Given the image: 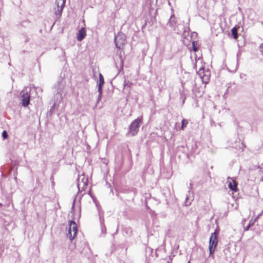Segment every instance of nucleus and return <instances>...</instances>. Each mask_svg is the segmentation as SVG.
<instances>
[{
    "label": "nucleus",
    "instance_id": "f257e3e1",
    "mask_svg": "<svg viewBox=\"0 0 263 263\" xmlns=\"http://www.w3.org/2000/svg\"><path fill=\"white\" fill-rule=\"evenodd\" d=\"M218 230H215V232L212 233L211 235L209 246L210 255L212 254L214 252L218 245Z\"/></svg>",
    "mask_w": 263,
    "mask_h": 263
},
{
    "label": "nucleus",
    "instance_id": "f03ea898",
    "mask_svg": "<svg viewBox=\"0 0 263 263\" xmlns=\"http://www.w3.org/2000/svg\"><path fill=\"white\" fill-rule=\"evenodd\" d=\"M77 181V187L79 192L85 191L88 187V178L85 177L84 174H79Z\"/></svg>",
    "mask_w": 263,
    "mask_h": 263
},
{
    "label": "nucleus",
    "instance_id": "7ed1b4c3",
    "mask_svg": "<svg viewBox=\"0 0 263 263\" xmlns=\"http://www.w3.org/2000/svg\"><path fill=\"white\" fill-rule=\"evenodd\" d=\"M30 91V88L26 87L21 92L22 104L24 107H27L29 104L30 99L29 92Z\"/></svg>",
    "mask_w": 263,
    "mask_h": 263
},
{
    "label": "nucleus",
    "instance_id": "20e7f679",
    "mask_svg": "<svg viewBox=\"0 0 263 263\" xmlns=\"http://www.w3.org/2000/svg\"><path fill=\"white\" fill-rule=\"evenodd\" d=\"M77 232L78 228L76 223L73 220L69 221L68 232L67 235L70 240H73L75 238Z\"/></svg>",
    "mask_w": 263,
    "mask_h": 263
},
{
    "label": "nucleus",
    "instance_id": "39448f33",
    "mask_svg": "<svg viewBox=\"0 0 263 263\" xmlns=\"http://www.w3.org/2000/svg\"><path fill=\"white\" fill-rule=\"evenodd\" d=\"M141 121V118H137L131 123L129 129V133L131 135L135 136L138 133Z\"/></svg>",
    "mask_w": 263,
    "mask_h": 263
},
{
    "label": "nucleus",
    "instance_id": "423d86ee",
    "mask_svg": "<svg viewBox=\"0 0 263 263\" xmlns=\"http://www.w3.org/2000/svg\"><path fill=\"white\" fill-rule=\"evenodd\" d=\"M116 46L118 49H122L126 43V36L123 33H119L115 37Z\"/></svg>",
    "mask_w": 263,
    "mask_h": 263
},
{
    "label": "nucleus",
    "instance_id": "0eeeda50",
    "mask_svg": "<svg viewBox=\"0 0 263 263\" xmlns=\"http://www.w3.org/2000/svg\"><path fill=\"white\" fill-rule=\"evenodd\" d=\"M66 0H56L55 5L56 8H54L55 15L59 17L61 15L63 12V9L65 5Z\"/></svg>",
    "mask_w": 263,
    "mask_h": 263
},
{
    "label": "nucleus",
    "instance_id": "6e6552de",
    "mask_svg": "<svg viewBox=\"0 0 263 263\" xmlns=\"http://www.w3.org/2000/svg\"><path fill=\"white\" fill-rule=\"evenodd\" d=\"M197 73L200 77L203 83L205 84L209 83L211 74L210 71L208 69L205 70V69H204L203 70H198Z\"/></svg>",
    "mask_w": 263,
    "mask_h": 263
},
{
    "label": "nucleus",
    "instance_id": "1a4fd4ad",
    "mask_svg": "<svg viewBox=\"0 0 263 263\" xmlns=\"http://www.w3.org/2000/svg\"><path fill=\"white\" fill-rule=\"evenodd\" d=\"M227 182L228 183L229 187L233 191L237 192V184L235 180L232 178H228Z\"/></svg>",
    "mask_w": 263,
    "mask_h": 263
},
{
    "label": "nucleus",
    "instance_id": "9d476101",
    "mask_svg": "<svg viewBox=\"0 0 263 263\" xmlns=\"http://www.w3.org/2000/svg\"><path fill=\"white\" fill-rule=\"evenodd\" d=\"M195 66L197 71L198 70H203L204 69L202 59L199 58L196 59Z\"/></svg>",
    "mask_w": 263,
    "mask_h": 263
},
{
    "label": "nucleus",
    "instance_id": "9b49d317",
    "mask_svg": "<svg viewBox=\"0 0 263 263\" xmlns=\"http://www.w3.org/2000/svg\"><path fill=\"white\" fill-rule=\"evenodd\" d=\"M86 35V31L85 28H82L77 34V39L78 41H81Z\"/></svg>",
    "mask_w": 263,
    "mask_h": 263
},
{
    "label": "nucleus",
    "instance_id": "f8f14e48",
    "mask_svg": "<svg viewBox=\"0 0 263 263\" xmlns=\"http://www.w3.org/2000/svg\"><path fill=\"white\" fill-rule=\"evenodd\" d=\"M232 34L233 36V37L235 39H237L238 38V35H237V29L236 27H234L231 30Z\"/></svg>",
    "mask_w": 263,
    "mask_h": 263
},
{
    "label": "nucleus",
    "instance_id": "ddd939ff",
    "mask_svg": "<svg viewBox=\"0 0 263 263\" xmlns=\"http://www.w3.org/2000/svg\"><path fill=\"white\" fill-rule=\"evenodd\" d=\"M104 83V80L101 73L99 74V85H103Z\"/></svg>",
    "mask_w": 263,
    "mask_h": 263
},
{
    "label": "nucleus",
    "instance_id": "4468645a",
    "mask_svg": "<svg viewBox=\"0 0 263 263\" xmlns=\"http://www.w3.org/2000/svg\"><path fill=\"white\" fill-rule=\"evenodd\" d=\"M188 124V121L186 119H184L182 121L181 129L183 130Z\"/></svg>",
    "mask_w": 263,
    "mask_h": 263
},
{
    "label": "nucleus",
    "instance_id": "2eb2a0df",
    "mask_svg": "<svg viewBox=\"0 0 263 263\" xmlns=\"http://www.w3.org/2000/svg\"><path fill=\"white\" fill-rule=\"evenodd\" d=\"M175 18L174 15H172L170 18V22H169V24H170V26H173L174 25V24L175 23Z\"/></svg>",
    "mask_w": 263,
    "mask_h": 263
},
{
    "label": "nucleus",
    "instance_id": "dca6fc26",
    "mask_svg": "<svg viewBox=\"0 0 263 263\" xmlns=\"http://www.w3.org/2000/svg\"><path fill=\"white\" fill-rule=\"evenodd\" d=\"M2 136L4 138V139H6L8 137V135H7V133L6 131L4 130L3 132V133H2Z\"/></svg>",
    "mask_w": 263,
    "mask_h": 263
},
{
    "label": "nucleus",
    "instance_id": "f3484780",
    "mask_svg": "<svg viewBox=\"0 0 263 263\" xmlns=\"http://www.w3.org/2000/svg\"><path fill=\"white\" fill-rule=\"evenodd\" d=\"M102 85H98V92H99V93H100V94H102Z\"/></svg>",
    "mask_w": 263,
    "mask_h": 263
},
{
    "label": "nucleus",
    "instance_id": "a211bd4d",
    "mask_svg": "<svg viewBox=\"0 0 263 263\" xmlns=\"http://www.w3.org/2000/svg\"><path fill=\"white\" fill-rule=\"evenodd\" d=\"M101 98H102V94L99 93L98 99H97V103H99L100 101V100H101Z\"/></svg>",
    "mask_w": 263,
    "mask_h": 263
},
{
    "label": "nucleus",
    "instance_id": "6ab92c4d",
    "mask_svg": "<svg viewBox=\"0 0 263 263\" xmlns=\"http://www.w3.org/2000/svg\"><path fill=\"white\" fill-rule=\"evenodd\" d=\"M259 49H260V51L262 53V54L263 55V43L260 45Z\"/></svg>",
    "mask_w": 263,
    "mask_h": 263
},
{
    "label": "nucleus",
    "instance_id": "aec40b11",
    "mask_svg": "<svg viewBox=\"0 0 263 263\" xmlns=\"http://www.w3.org/2000/svg\"><path fill=\"white\" fill-rule=\"evenodd\" d=\"M253 222H252V221L251 220L250 221L249 224L247 227V228L246 229V231H248L249 230V227L251 226V225L253 224Z\"/></svg>",
    "mask_w": 263,
    "mask_h": 263
},
{
    "label": "nucleus",
    "instance_id": "412c9836",
    "mask_svg": "<svg viewBox=\"0 0 263 263\" xmlns=\"http://www.w3.org/2000/svg\"><path fill=\"white\" fill-rule=\"evenodd\" d=\"M192 43H193V50L194 51H196L197 50V49L195 46L194 42H193Z\"/></svg>",
    "mask_w": 263,
    "mask_h": 263
},
{
    "label": "nucleus",
    "instance_id": "4be33fe9",
    "mask_svg": "<svg viewBox=\"0 0 263 263\" xmlns=\"http://www.w3.org/2000/svg\"><path fill=\"white\" fill-rule=\"evenodd\" d=\"M126 86L125 82H124V86Z\"/></svg>",
    "mask_w": 263,
    "mask_h": 263
},
{
    "label": "nucleus",
    "instance_id": "5701e85b",
    "mask_svg": "<svg viewBox=\"0 0 263 263\" xmlns=\"http://www.w3.org/2000/svg\"><path fill=\"white\" fill-rule=\"evenodd\" d=\"M187 263H190V261H188V262H187Z\"/></svg>",
    "mask_w": 263,
    "mask_h": 263
}]
</instances>
